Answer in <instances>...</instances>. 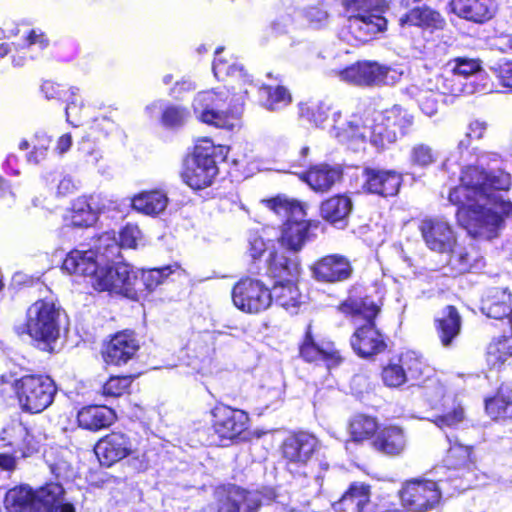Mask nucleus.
I'll use <instances>...</instances> for the list:
<instances>
[{"instance_id":"1","label":"nucleus","mask_w":512,"mask_h":512,"mask_svg":"<svg viewBox=\"0 0 512 512\" xmlns=\"http://www.w3.org/2000/svg\"><path fill=\"white\" fill-rule=\"evenodd\" d=\"M510 186V174L501 169L486 171L468 166L461 173L460 185L450 190L448 199L458 206L459 218L467 216L466 228L471 235L491 239L501 227L503 217L512 215V202L500 193Z\"/></svg>"},{"instance_id":"2","label":"nucleus","mask_w":512,"mask_h":512,"mask_svg":"<svg viewBox=\"0 0 512 512\" xmlns=\"http://www.w3.org/2000/svg\"><path fill=\"white\" fill-rule=\"evenodd\" d=\"M330 132L354 150L360 144L369 142L376 150L382 151L397 141L394 130L390 129L381 112L365 118L352 115L349 119L343 120L341 113L336 111L333 113Z\"/></svg>"},{"instance_id":"3","label":"nucleus","mask_w":512,"mask_h":512,"mask_svg":"<svg viewBox=\"0 0 512 512\" xmlns=\"http://www.w3.org/2000/svg\"><path fill=\"white\" fill-rule=\"evenodd\" d=\"M344 6L349 16L340 37L351 45L365 43L386 29L384 0H344Z\"/></svg>"},{"instance_id":"4","label":"nucleus","mask_w":512,"mask_h":512,"mask_svg":"<svg viewBox=\"0 0 512 512\" xmlns=\"http://www.w3.org/2000/svg\"><path fill=\"white\" fill-rule=\"evenodd\" d=\"M317 439L305 432H300L287 437L282 445V455L286 461L288 471L293 475L311 477L320 491L325 473L329 469V463L325 456L312 455L316 452Z\"/></svg>"},{"instance_id":"5","label":"nucleus","mask_w":512,"mask_h":512,"mask_svg":"<svg viewBox=\"0 0 512 512\" xmlns=\"http://www.w3.org/2000/svg\"><path fill=\"white\" fill-rule=\"evenodd\" d=\"M3 505L8 512H75L71 503L64 502V489L58 483H49L37 490L27 484L9 489L4 496Z\"/></svg>"},{"instance_id":"6","label":"nucleus","mask_w":512,"mask_h":512,"mask_svg":"<svg viewBox=\"0 0 512 512\" xmlns=\"http://www.w3.org/2000/svg\"><path fill=\"white\" fill-rule=\"evenodd\" d=\"M341 309L344 313L365 320L363 325L357 327L350 340L351 347L357 355L369 358L385 351L386 341L374 323L380 307L370 297H350L342 304Z\"/></svg>"},{"instance_id":"7","label":"nucleus","mask_w":512,"mask_h":512,"mask_svg":"<svg viewBox=\"0 0 512 512\" xmlns=\"http://www.w3.org/2000/svg\"><path fill=\"white\" fill-rule=\"evenodd\" d=\"M264 203L270 211L285 220L279 239L281 245L293 252L300 251L312 237V223L306 219L302 204L284 196L264 200Z\"/></svg>"},{"instance_id":"8","label":"nucleus","mask_w":512,"mask_h":512,"mask_svg":"<svg viewBox=\"0 0 512 512\" xmlns=\"http://www.w3.org/2000/svg\"><path fill=\"white\" fill-rule=\"evenodd\" d=\"M226 91H201L193 101V110L196 117L203 123L218 128L232 130L237 124L243 111V102L232 98L227 104Z\"/></svg>"},{"instance_id":"9","label":"nucleus","mask_w":512,"mask_h":512,"mask_svg":"<svg viewBox=\"0 0 512 512\" xmlns=\"http://www.w3.org/2000/svg\"><path fill=\"white\" fill-rule=\"evenodd\" d=\"M119 245L114 233L106 232L98 237L89 250L74 249L63 261L62 269L68 274L90 277L97 272L102 260L118 259Z\"/></svg>"},{"instance_id":"10","label":"nucleus","mask_w":512,"mask_h":512,"mask_svg":"<svg viewBox=\"0 0 512 512\" xmlns=\"http://www.w3.org/2000/svg\"><path fill=\"white\" fill-rule=\"evenodd\" d=\"M223 150L224 147L215 146L210 139L198 141L193 153L185 160L184 182L195 190L210 186L218 174L216 157L222 155Z\"/></svg>"},{"instance_id":"11","label":"nucleus","mask_w":512,"mask_h":512,"mask_svg":"<svg viewBox=\"0 0 512 512\" xmlns=\"http://www.w3.org/2000/svg\"><path fill=\"white\" fill-rule=\"evenodd\" d=\"M29 335L43 345V350H52L60 334L61 309L52 300H38L27 312Z\"/></svg>"},{"instance_id":"12","label":"nucleus","mask_w":512,"mask_h":512,"mask_svg":"<svg viewBox=\"0 0 512 512\" xmlns=\"http://www.w3.org/2000/svg\"><path fill=\"white\" fill-rule=\"evenodd\" d=\"M15 389L22 410L32 414L48 408L57 391L54 381L45 375H25L16 381Z\"/></svg>"},{"instance_id":"13","label":"nucleus","mask_w":512,"mask_h":512,"mask_svg":"<svg viewBox=\"0 0 512 512\" xmlns=\"http://www.w3.org/2000/svg\"><path fill=\"white\" fill-rule=\"evenodd\" d=\"M110 261L102 260L97 272L92 276V285L99 291H109L135 298L137 295L138 277L129 264L117 262L114 266ZM112 263L115 260L111 261Z\"/></svg>"},{"instance_id":"14","label":"nucleus","mask_w":512,"mask_h":512,"mask_svg":"<svg viewBox=\"0 0 512 512\" xmlns=\"http://www.w3.org/2000/svg\"><path fill=\"white\" fill-rule=\"evenodd\" d=\"M424 387V396L432 408L442 409V414L432 422L441 430L457 429L465 420L464 409L457 398L446 393V389L437 379L429 378Z\"/></svg>"},{"instance_id":"15","label":"nucleus","mask_w":512,"mask_h":512,"mask_svg":"<svg viewBox=\"0 0 512 512\" xmlns=\"http://www.w3.org/2000/svg\"><path fill=\"white\" fill-rule=\"evenodd\" d=\"M402 505L412 512L435 509L441 500V488L433 480L412 479L399 492Z\"/></svg>"},{"instance_id":"16","label":"nucleus","mask_w":512,"mask_h":512,"mask_svg":"<svg viewBox=\"0 0 512 512\" xmlns=\"http://www.w3.org/2000/svg\"><path fill=\"white\" fill-rule=\"evenodd\" d=\"M235 307L245 313L256 314L266 310L272 303V293L260 280L241 278L232 289Z\"/></svg>"},{"instance_id":"17","label":"nucleus","mask_w":512,"mask_h":512,"mask_svg":"<svg viewBox=\"0 0 512 512\" xmlns=\"http://www.w3.org/2000/svg\"><path fill=\"white\" fill-rule=\"evenodd\" d=\"M403 71L376 62H362L340 72L343 81L356 85H394L400 81Z\"/></svg>"},{"instance_id":"18","label":"nucleus","mask_w":512,"mask_h":512,"mask_svg":"<svg viewBox=\"0 0 512 512\" xmlns=\"http://www.w3.org/2000/svg\"><path fill=\"white\" fill-rule=\"evenodd\" d=\"M216 512H256L263 504L258 491H246L235 484H224L216 488Z\"/></svg>"},{"instance_id":"19","label":"nucleus","mask_w":512,"mask_h":512,"mask_svg":"<svg viewBox=\"0 0 512 512\" xmlns=\"http://www.w3.org/2000/svg\"><path fill=\"white\" fill-rule=\"evenodd\" d=\"M419 230L427 248L435 253H449L456 246L457 234L444 218H425L420 222Z\"/></svg>"},{"instance_id":"20","label":"nucleus","mask_w":512,"mask_h":512,"mask_svg":"<svg viewBox=\"0 0 512 512\" xmlns=\"http://www.w3.org/2000/svg\"><path fill=\"white\" fill-rule=\"evenodd\" d=\"M211 424L221 445L224 441H232L247 429L248 415L238 409L226 405H217L211 412Z\"/></svg>"},{"instance_id":"21","label":"nucleus","mask_w":512,"mask_h":512,"mask_svg":"<svg viewBox=\"0 0 512 512\" xmlns=\"http://www.w3.org/2000/svg\"><path fill=\"white\" fill-rule=\"evenodd\" d=\"M94 452L102 465L111 466L134 452L130 437L122 432H111L101 438Z\"/></svg>"},{"instance_id":"22","label":"nucleus","mask_w":512,"mask_h":512,"mask_svg":"<svg viewBox=\"0 0 512 512\" xmlns=\"http://www.w3.org/2000/svg\"><path fill=\"white\" fill-rule=\"evenodd\" d=\"M312 276L318 282L338 283L348 280L353 272L350 261L343 255L331 254L311 266Z\"/></svg>"},{"instance_id":"23","label":"nucleus","mask_w":512,"mask_h":512,"mask_svg":"<svg viewBox=\"0 0 512 512\" xmlns=\"http://www.w3.org/2000/svg\"><path fill=\"white\" fill-rule=\"evenodd\" d=\"M301 267L297 252H271L262 265V274L278 281H295L300 275Z\"/></svg>"},{"instance_id":"24","label":"nucleus","mask_w":512,"mask_h":512,"mask_svg":"<svg viewBox=\"0 0 512 512\" xmlns=\"http://www.w3.org/2000/svg\"><path fill=\"white\" fill-rule=\"evenodd\" d=\"M300 355L307 362L323 361L328 369L336 367L342 362V357L334 343L327 340L316 341L311 334L310 327H308L300 346Z\"/></svg>"},{"instance_id":"25","label":"nucleus","mask_w":512,"mask_h":512,"mask_svg":"<svg viewBox=\"0 0 512 512\" xmlns=\"http://www.w3.org/2000/svg\"><path fill=\"white\" fill-rule=\"evenodd\" d=\"M362 177L367 192L383 197L396 195L402 182L401 175L393 170L365 168Z\"/></svg>"},{"instance_id":"26","label":"nucleus","mask_w":512,"mask_h":512,"mask_svg":"<svg viewBox=\"0 0 512 512\" xmlns=\"http://www.w3.org/2000/svg\"><path fill=\"white\" fill-rule=\"evenodd\" d=\"M429 79L433 87L443 95H471L484 90V87L475 81H465L448 64L441 74L429 77Z\"/></svg>"},{"instance_id":"27","label":"nucleus","mask_w":512,"mask_h":512,"mask_svg":"<svg viewBox=\"0 0 512 512\" xmlns=\"http://www.w3.org/2000/svg\"><path fill=\"white\" fill-rule=\"evenodd\" d=\"M139 349V343L131 331L117 333L107 344L104 359L107 363L121 365L127 363Z\"/></svg>"},{"instance_id":"28","label":"nucleus","mask_w":512,"mask_h":512,"mask_svg":"<svg viewBox=\"0 0 512 512\" xmlns=\"http://www.w3.org/2000/svg\"><path fill=\"white\" fill-rule=\"evenodd\" d=\"M450 7L458 17L477 24L490 20L496 8L494 0H451Z\"/></svg>"},{"instance_id":"29","label":"nucleus","mask_w":512,"mask_h":512,"mask_svg":"<svg viewBox=\"0 0 512 512\" xmlns=\"http://www.w3.org/2000/svg\"><path fill=\"white\" fill-rule=\"evenodd\" d=\"M481 311L489 318L503 319L512 313V295L506 288L494 287L482 299Z\"/></svg>"},{"instance_id":"30","label":"nucleus","mask_w":512,"mask_h":512,"mask_svg":"<svg viewBox=\"0 0 512 512\" xmlns=\"http://www.w3.org/2000/svg\"><path fill=\"white\" fill-rule=\"evenodd\" d=\"M431 83L430 79L427 78L407 88V93L417 101L421 111L428 117L437 113L439 97L443 95Z\"/></svg>"},{"instance_id":"31","label":"nucleus","mask_w":512,"mask_h":512,"mask_svg":"<svg viewBox=\"0 0 512 512\" xmlns=\"http://www.w3.org/2000/svg\"><path fill=\"white\" fill-rule=\"evenodd\" d=\"M115 419V412L106 405L84 407L77 415L79 426L92 431L110 426Z\"/></svg>"},{"instance_id":"32","label":"nucleus","mask_w":512,"mask_h":512,"mask_svg":"<svg viewBox=\"0 0 512 512\" xmlns=\"http://www.w3.org/2000/svg\"><path fill=\"white\" fill-rule=\"evenodd\" d=\"M41 92L47 100H65L67 105L65 108L66 120L73 126H77L71 121L72 116H77L78 111L81 109L82 104H78L76 96L79 89L77 87H70L68 90L63 89L59 84L52 81H45L41 85Z\"/></svg>"},{"instance_id":"33","label":"nucleus","mask_w":512,"mask_h":512,"mask_svg":"<svg viewBox=\"0 0 512 512\" xmlns=\"http://www.w3.org/2000/svg\"><path fill=\"white\" fill-rule=\"evenodd\" d=\"M353 208L352 200L347 195H336L321 205L322 217L337 226L344 228L347 225V219Z\"/></svg>"},{"instance_id":"34","label":"nucleus","mask_w":512,"mask_h":512,"mask_svg":"<svg viewBox=\"0 0 512 512\" xmlns=\"http://www.w3.org/2000/svg\"><path fill=\"white\" fill-rule=\"evenodd\" d=\"M370 501V487L364 483H353L341 499L333 504L338 512H362Z\"/></svg>"},{"instance_id":"35","label":"nucleus","mask_w":512,"mask_h":512,"mask_svg":"<svg viewBox=\"0 0 512 512\" xmlns=\"http://www.w3.org/2000/svg\"><path fill=\"white\" fill-rule=\"evenodd\" d=\"M435 322L437 335L442 345L444 347L451 346L461 330V317L457 309L453 306L445 307Z\"/></svg>"},{"instance_id":"36","label":"nucleus","mask_w":512,"mask_h":512,"mask_svg":"<svg viewBox=\"0 0 512 512\" xmlns=\"http://www.w3.org/2000/svg\"><path fill=\"white\" fill-rule=\"evenodd\" d=\"M399 24L417 26L426 29H441L445 21L441 15L429 7H415L399 17Z\"/></svg>"},{"instance_id":"37","label":"nucleus","mask_w":512,"mask_h":512,"mask_svg":"<svg viewBox=\"0 0 512 512\" xmlns=\"http://www.w3.org/2000/svg\"><path fill=\"white\" fill-rule=\"evenodd\" d=\"M399 362L402 363L407 382L411 383L412 386L420 385L430 378L432 369L416 352L407 351L402 353Z\"/></svg>"},{"instance_id":"38","label":"nucleus","mask_w":512,"mask_h":512,"mask_svg":"<svg viewBox=\"0 0 512 512\" xmlns=\"http://www.w3.org/2000/svg\"><path fill=\"white\" fill-rule=\"evenodd\" d=\"M341 177L338 168L327 164L316 165L307 171L302 179L314 190L324 192L329 190Z\"/></svg>"},{"instance_id":"39","label":"nucleus","mask_w":512,"mask_h":512,"mask_svg":"<svg viewBox=\"0 0 512 512\" xmlns=\"http://www.w3.org/2000/svg\"><path fill=\"white\" fill-rule=\"evenodd\" d=\"M485 409L492 419L512 418V383L502 384L496 396L486 399Z\"/></svg>"},{"instance_id":"40","label":"nucleus","mask_w":512,"mask_h":512,"mask_svg":"<svg viewBox=\"0 0 512 512\" xmlns=\"http://www.w3.org/2000/svg\"><path fill=\"white\" fill-rule=\"evenodd\" d=\"M446 438L450 444L445 457V465L449 469H467L470 470L474 465L472 457V446L463 445L454 436L446 433Z\"/></svg>"},{"instance_id":"41","label":"nucleus","mask_w":512,"mask_h":512,"mask_svg":"<svg viewBox=\"0 0 512 512\" xmlns=\"http://www.w3.org/2000/svg\"><path fill=\"white\" fill-rule=\"evenodd\" d=\"M167 205L168 198L166 194L158 190L142 192L132 199L134 210L150 216L162 213Z\"/></svg>"},{"instance_id":"42","label":"nucleus","mask_w":512,"mask_h":512,"mask_svg":"<svg viewBox=\"0 0 512 512\" xmlns=\"http://www.w3.org/2000/svg\"><path fill=\"white\" fill-rule=\"evenodd\" d=\"M375 446L387 455H398L406 446V438L401 428L390 426L383 429L378 435Z\"/></svg>"},{"instance_id":"43","label":"nucleus","mask_w":512,"mask_h":512,"mask_svg":"<svg viewBox=\"0 0 512 512\" xmlns=\"http://www.w3.org/2000/svg\"><path fill=\"white\" fill-rule=\"evenodd\" d=\"M381 113L390 129L394 130L396 140L410 133L414 125V116L408 110L395 105Z\"/></svg>"},{"instance_id":"44","label":"nucleus","mask_w":512,"mask_h":512,"mask_svg":"<svg viewBox=\"0 0 512 512\" xmlns=\"http://www.w3.org/2000/svg\"><path fill=\"white\" fill-rule=\"evenodd\" d=\"M270 291L272 300L286 310L295 309L300 303V292L295 281H277Z\"/></svg>"},{"instance_id":"45","label":"nucleus","mask_w":512,"mask_h":512,"mask_svg":"<svg viewBox=\"0 0 512 512\" xmlns=\"http://www.w3.org/2000/svg\"><path fill=\"white\" fill-rule=\"evenodd\" d=\"M465 81L483 80L485 71L482 62L478 58L456 57L447 63Z\"/></svg>"},{"instance_id":"46","label":"nucleus","mask_w":512,"mask_h":512,"mask_svg":"<svg viewBox=\"0 0 512 512\" xmlns=\"http://www.w3.org/2000/svg\"><path fill=\"white\" fill-rule=\"evenodd\" d=\"M222 51V47L217 48L215 51L216 57L212 66L214 76L218 80H225L227 77H233L242 80L244 84L250 83L251 80L249 79L248 74L244 71L243 66L236 62L229 63L226 59L219 57Z\"/></svg>"},{"instance_id":"47","label":"nucleus","mask_w":512,"mask_h":512,"mask_svg":"<svg viewBox=\"0 0 512 512\" xmlns=\"http://www.w3.org/2000/svg\"><path fill=\"white\" fill-rule=\"evenodd\" d=\"M162 109L161 122L164 126L174 128L184 125L190 117L189 110L181 105L166 104L162 107L161 102H155L151 106L147 107V110L153 108Z\"/></svg>"},{"instance_id":"48","label":"nucleus","mask_w":512,"mask_h":512,"mask_svg":"<svg viewBox=\"0 0 512 512\" xmlns=\"http://www.w3.org/2000/svg\"><path fill=\"white\" fill-rule=\"evenodd\" d=\"M510 356H512V336L493 340L487 348L486 360L491 367H500Z\"/></svg>"},{"instance_id":"49","label":"nucleus","mask_w":512,"mask_h":512,"mask_svg":"<svg viewBox=\"0 0 512 512\" xmlns=\"http://www.w3.org/2000/svg\"><path fill=\"white\" fill-rule=\"evenodd\" d=\"M71 224L75 227H89L98 219V212L85 198L77 199L71 209Z\"/></svg>"},{"instance_id":"50","label":"nucleus","mask_w":512,"mask_h":512,"mask_svg":"<svg viewBox=\"0 0 512 512\" xmlns=\"http://www.w3.org/2000/svg\"><path fill=\"white\" fill-rule=\"evenodd\" d=\"M27 435V427L19 420H12L7 423L0 433V450L11 448L17 449L24 437Z\"/></svg>"},{"instance_id":"51","label":"nucleus","mask_w":512,"mask_h":512,"mask_svg":"<svg viewBox=\"0 0 512 512\" xmlns=\"http://www.w3.org/2000/svg\"><path fill=\"white\" fill-rule=\"evenodd\" d=\"M267 250V243L258 233H251L248 238V256L251 258L249 272L255 275L262 274V265L260 258Z\"/></svg>"},{"instance_id":"52","label":"nucleus","mask_w":512,"mask_h":512,"mask_svg":"<svg viewBox=\"0 0 512 512\" xmlns=\"http://www.w3.org/2000/svg\"><path fill=\"white\" fill-rule=\"evenodd\" d=\"M408 159L411 166L424 169L437 161L438 154L430 145L426 143H416L411 147Z\"/></svg>"},{"instance_id":"53","label":"nucleus","mask_w":512,"mask_h":512,"mask_svg":"<svg viewBox=\"0 0 512 512\" xmlns=\"http://www.w3.org/2000/svg\"><path fill=\"white\" fill-rule=\"evenodd\" d=\"M261 94L262 97H266L264 107L270 111L281 110L291 102V95L283 86L263 87Z\"/></svg>"},{"instance_id":"54","label":"nucleus","mask_w":512,"mask_h":512,"mask_svg":"<svg viewBox=\"0 0 512 512\" xmlns=\"http://www.w3.org/2000/svg\"><path fill=\"white\" fill-rule=\"evenodd\" d=\"M376 430L377 423L375 419L366 415H357L350 423L351 437L355 442L370 438Z\"/></svg>"},{"instance_id":"55","label":"nucleus","mask_w":512,"mask_h":512,"mask_svg":"<svg viewBox=\"0 0 512 512\" xmlns=\"http://www.w3.org/2000/svg\"><path fill=\"white\" fill-rule=\"evenodd\" d=\"M445 254L449 255L448 265L457 274L466 273L474 266V257L465 247H460L458 243H456L453 251Z\"/></svg>"},{"instance_id":"56","label":"nucleus","mask_w":512,"mask_h":512,"mask_svg":"<svg viewBox=\"0 0 512 512\" xmlns=\"http://www.w3.org/2000/svg\"><path fill=\"white\" fill-rule=\"evenodd\" d=\"M329 108L322 103H300L299 116L315 126H323L328 118Z\"/></svg>"},{"instance_id":"57","label":"nucleus","mask_w":512,"mask_h":512,"mask_svg":"<svg viewBox=\"0 0 512 512\" xmlns=\"http://www.w3.org/2000/svg\"><path fill=\"white\" fill-rule=\"evenodd\" d=\"M171 273H173V267L170 265L143 270L141 280H138L137 285L141 283L147 290L152 291Z\"/></svg>"},{"instance_id":"58","label":"nucleus","mask_w":512,"mask_h":512,"mask_svg":"<svg viewBox=\"0 0 512 512\" xmlns=\"http://www.w3.org/2000/svg\"><path fill=\"white\" fill-rule=\"evenodd\" d=\"M382 379L384 384L389 387H399L408 383L402 363L399 360L397 362H390L383 368Z\"/></svg>"},{"instance_id":"59","label":"nucleus","mask_w":512,"mask_h":512,"mask_svg":"<svg viewBox=\"0 0 512 512\" xmlns=\"http://www.w3.org/2000/svg\"><path fill=\"white\" fill-rule=\"evenodd\" d=\"M35 141L33 150L27 155V161L32 164H39L47 157L51 138L45 132H37Z\"/></svg>"},{"instance_id":"60","label":"nucleus","mask_w":512,"mask_h":512,"mask_svg":"<svg viewBox=\"0 0 512 512\" xmlns=\"http://www.w3.org/2000/svg\"><path fill=\"white\" fill-rule=\"evenodd\" d=\"M129 376H113L103 385V395L106 397H119L126 392L131 385Z\"/></svg>"},{"instance_id":"61","label":"nucleus","mask_w":512,"mask_h":512,"mask_svg":"<svg viewBox=\"0 0 512 512\" xmlns=\"http://www.w3.org/2000/svg\"><path fill=\"white\" fill-rule=\"evenodd\" d=\"M43 440L44 437L40 433L37 435L32 434L27 429V435L24 437L23 442H21L17 448L18 452L20 453V457L26 458L40 452V449L43 445Z\"/></svg>"},{"instance_id":"62","label":"nucleus","mask_w":512,"mask_h":512,"mask_svg":"<svg viewBox=\"0 0 512 512\" xmlns=\"http://www.w3.org/2000/svg\"><path fill=\"white\" fill-rule=\"evenodd\" d=\"M15 49L18 47L21 50L28 49L30 50L34 46H38L40 50H43L48 47L49 40L43 31L40 29H31L24 34V42L22 44H18L17 46L12 44Z\"/></svg>"},{"instance_id":"63","label":"nucleus","mask_w":512,"mask_h":512,"mask_svg":"<svg viewBox=\"0 0 512 512\" xmlns=\"http://www.w3.org/2000/svg\"><path fill=\"white\" fill-rule=\"evenodd\" d=\"M131 455V466L138 471H145L155 460L157 454L154 449L134 448V452Z\"/></svg>"},{"instance_id":"64","label":"nucleus","mask_w":512,"mask_h":512,"mask_svg":"<svg viewBox=\"0 0 512 512\" xmlns=\"http://www.w3.org/2000/svg\"><path fill=\"white\" fill-rule=\"evenodd\" d=\"M141 232L135 225H126L119 234V241L116 239L119 245V251L121 248H135L137 240L140 238ZM120 255L118 256V258Z\"/></svg>"}]
</instances>
